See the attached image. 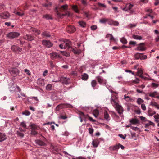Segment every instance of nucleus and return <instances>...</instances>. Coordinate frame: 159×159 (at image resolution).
<instances>
[{
  "mask_svg": "<svg viewBox=\"0 0 159 159\" xmlns=\"http://www.w3.org/2000/svg\"><path fill=\"white\" fill-rule=\"evenodd\" d=\"M111 102L112 106L114 107L118 113L122 117V115L123 112V109L122 106L119 104L115 100L112 99V97L111 98Z\"/></svg>",
  "mask_w": 159,
  "mask_h": 159,
  "instance_id": "f257e3e1",
  "label": "nucleus"
},
{
  "mask_svg": "<svg viewBox=\"0 0 159 159\" xmlns=\"http://www.w3.org/2000/svg\"><path fill=\"white\" fill-rule=\"evenodd\" d=\"M134 5L131 3H128L126 4L125 7L122 9V10L125 11H130L131 13L132 14L134 12V11L132 9Z\"/></svg>",
  "mask_w": 159,
  "mask_h": 159,
  "instance_id": "f03ea898",
  "label": "nucleus"
},
{
  "mask_svg": "<svg viewBox=\"0 0 159 159\" xmlns=\"http://www.w3.org/2000/svg\"><path fill=\"white\" fill-rule=\"evenodd\" d=\"M10 74L14 77L18 75L20 73L19 70L16 68H11L9 70Z\"/></svg>",
  "mask_w": 159,
  "mask_h": 159,
  "instance_id": "7ed1b4c3",
  "label": "nucleus"
},
{
  "mask_svg": "<svg viewBox=\"0 0 159 159\" xmlns=\"http://www.w3.org/2000/svg\"><path fill=\"white\" fill-rule=\"evenodd\" d=\"M20 34L17 32H12L9 33L7 35V36L10 39H13L18 37L20 35Z\"/></svg>",
  "mask_w": 159,
  "mask_h": 159,
  "instance_id": "20e7f679",
  "label": "nucleus"
},
{
  "mask_svg": "<svg viewBox=\"0 0 159 159\" xmlns=\"http://www.w3.org/2000/svg\"><path fill=\"white\" fill-rule=\"evenodd\" d=\"M96 78L99 84L106 85L107 81L106 80L104 79L102 77L100 76H98L96 77Z\"/></svg>",
  "mask_w": 159,
  "mask_h": 159,
  "instance_id": "39448f33",
  "label": "nucleus"
},
{
  "mask_svg": "<svg viewBox=\"0 0 159 159\" xmlns=\"http://www.w3.org/2000/svg\"><path fill=\"white\" fill-rule=\"evenodd\" d=\"M51 59L52 60L57 58L61 59L62 58L61 56L58 53L56 52H52L49 54Z\"/></svg>",
  "mask_w": 159,
  "mask_h": 159,
  "instance_id": "423d86ee",
  "label": "nucleus"
},
{
  "mask_svg": "<svg viewBox=\"0 0 159 159\" xmlns=\"http://www.w3.org/2000/svg\"><path fill=\"white\" fill-rule=\"evenodd\" d=\"M70 79L66 77L61 76L60 77V82L63 84L67 85L70 83Z\"/></svg>",
  "mask_w": 159,
  "mask_h": 159,
  "instance_id": "0eeeda50",
  "label": "nucleus"
},
{
  "mask_svg": "<svg viewBox=\"0 0 159 159\" xmlns=\"http://www.w3.org/2000/svg\"><path fill=\"white\" fill-rule=\"evenodd\" d=\"M11 49L14 52L19 53L22 51V48L16 45H13L11 47Z\"/></svg>",
  "mask_w": 159,
  "mask_h": 159,
  "instance_id": "6e6552de",
  "label": "nucleus"
},
{
  "mask_svg": "<svg viewBox=\"0 0 159 159\" xmlns=\"http://www.w3.org/2000/svg\"><path fill=\"white\" fill-rule=\"evenodd\" d=\"M42 42L43 45L48 48H50L53 45V44L48 40H43Z\"/></svg>",
  "mask_w": 159,
  "mask_h": 159,
  "instance_id": "1a4fd4ad",
  "label": "nucleus"
},
{
  "mask_svg": "<svg viewBox=\"0 0 159 159\" xmlns=\"http://www.w3.org/2000/svg\"><path fill=\"white\" fill-rule=\"evenodd\" d=\"M65 46L64 47V49H66V48H70L71 45V42L68 40L65 39L64 41Z\"/></svg>",
  "mask_w": 159,
  "mask_h": 159,
  "instance_id": "9d476101",
  "label": "nucleus"
},
{
  "mask_svg": "<svg viewBox=\"0 0 159 159\" xmlns=\"http://www.w3.org/2000/svg\"><path fill=\"white\" fill-rule=\"evenodd\" d=\"M87 116L88 115H85L83 112H80L79 118L80 119V121L82 122L83 121V119L85 121Z\"/></svg>",
  "mask_w": 159,
  "mask_h": 159,
  "instance_id": "9b49d317",
  "label": "nucleus"
},
{
  "mask_svg": "<svg viewBox=\"0 0 159 159\" xmlns=\"http://www.w3.org/2000/svg\"><path fill=\"white\" fill-rule=\"evenodd\" d=\"M149 96L152 98L159 99V93L156 91H154L150 93L149 94Z\"/></svg>",
  "mask_w": 159,
  "mask_h": 159,
  "instance_id": "f8f14e48",
  "label": "nucleus"
},
{
  "mask_svg": "<svg viewBox=\"0 0 159 159\" xmlns=\"http://www.w3.org/2000/svg\"><path fill=\"white\" fill-rule=\"evenodd\" d=\"M9 13L7 12H4L0 14V17L4 19H7L9 18Z\"/></svg>",
  "mask_w": 159,
  "mask_h": 159,
  "instance_id": "ddd939ff",
  "label": "nucleus"
},
{
  "mask_svg": "<svg viewBox=\"0 0 159 159\" xmlns=\"http://www.w3.org/2000/svg\"><path fill=\"white\" fill-rule=\"evenodd\" d=\"M37 84L41 86H43L45 84L44 82V79L41 78H39L37 80Z\"/></svg>",
  "mask_w": 159,
  "mask_h": 159,
  "instance_id": "4468645a",
  "label": "nucleus"
},
{
  "mask_svg": "<svg viewBox=\"0 0 159 159\" xmlns=\"http://www.w3.org/2000/svg\"><path fill=\"white\" fill-rule=\"evenodd\" d=\"M31 134L33 135H35L37 134V132L35 131V129L36 128L35 126L32 124L31 125Z\"/></svg>",
  "mask_w": 159,
  "mask_h": 159,
  "instance_id": "2eb2a0df",
  "label": "nucleus"
},
{
  "mask_svg": "<svg viewBox=\"0 0 159 159\" xmlns=\"http://www.w3.org/2000/svg\"><path fill=\"white\" fill-rule=\"evenodd\" d=\"M91 84L94 89H97L98 88V86L96 87L97 83L95 80H92L91 82Z\"/></svg>",
  "mask_w": 159,
  "mask_h": 159,
  "instance_id": "dca6fc26",
  "label": "nucleus"
},
{
  "mask_svg": "<svg viewBox=\"0 0 159 159\" xmlns=\"http://www.w3.org/2000/svg\"><path fill=\"white\" fill-rule=\"evenodd\" d=\"M119 148V146L118 144L113 146H111L109 147V149L110 151L117 150Z\"/></svg>",
  "mask_w": 159,
  "mask_h": 159,
  "instance_id": "f3484780",
  "label": "nucleus"
},
{
  "mask_svg": "<svg viewBox=\"0 0 159 159\" xmlns=\"http://www.w3.org/2000/svg\"><path fill=\"white\" fill-rule=\"evenodd\" d=\"M67 31L69 33H71L74 32L75 30V28L72 26H69L67 29Z\"/></svg>",
  "mask_w": 159,
  "mask_h": 159,
  "instance_id": "a211bd4d",
  "label": "nucleus"
},
{
  "mask_svg": "<svg viewBox=\"0 0 159 159\" xmlns=\"http://www.w3.org/2000/svg\"><path fill=\"white\" fill-rule=\"evenodd\" d=\"M130 123L133 125H136L139 123V120L136 118H132L129 120Z\"/></svg>",
  "mask_w": 159,
  "mask_h": 159,
  "instance_id": "6ab92c4d",
  "label": "nucleus"
},
{
  "mask_svg": "<svg viewBox=\"0 0 159 159\" xmlns=\"http://www.w3.org/2000/svg\"><path fill=\"white\" fill-rule=\"evenodd\" d=\"M6 139L7 137L4 134L0 133V142L5 140Z\"/></svg>",
  "mask_w": 159,
  "mask_h": 159,
  "instance_id": "aec40b11",
  "label": "nucleus"
},
{
  "mask_svg": "<svg viewBox=\"0 0 159 159\" xmlns=\"http://www.w3.org/2000/svg\"><path fill=\"white\" fill-rule=\"evenodd\" d=\"M145 48L141 44L139 45L135 49L139 51H143L145 50Z\"/></svg>",
  "mask_w": 159,
  "mask_h": 159,
  "instance_id": "412c9836",
  "label": "nucleus"
},
{
  "mask_svg": "<svg viewBox=\"0 0 159 159\" xmlns=\"http://www.w3.org/2000/svg\"><path fill=\"white\" fill-rule=\"evenodd\" d=\"M148 115L149 116H152L154 114H156V112L153 111L151 109H149L148 110Z\"/></svg>",
  "mask_w": 159,
  "mask_h": 159,
  "instance_id": "4be33fe9",
  "label": "nucleus"
},
{
  "mask_svg": "<svg viewBox=\"0 0 159 159\" xmlns=\"http://www.w3.org/2000/svg\"><path fill=\"white\" fill-rule=\"evenodd\" d=\"M24 38L25 39L31 41L33 39V38L31 35L27 34L26 35L24 36Z\"/></svg>",
  "mask_w": 159,
  "mask_h": 159,
  "instance_id": "5701e85b",
  "label": "nucleus"
},
{
  "mask_svg": "<svg viewBox=\"0 0 159 159\" xmlns=\"http://www.w3.org/2000/svg\"><path fill=\"white\" fill-rule=\"evenodd\" d=\"M35 141L36 143L40 146H44L45 145V143L41 140H37Z\"/></svg>",
  "mask_w": 159,
  "mask_h": 159,
  "instance_id": "b1692460",
  "label": "nucleus"
},
{
  "mask_svg": "<svg viewBox=\"0 0 159 159\" xmlns=\"http://www.w3.org/2000/svg\"><path fill=\"white\" fill-rule=\"evenodd\" d=\"M147 121L149 122V123H146L145 124V128H147L149 125L154 126V123L148 120Z\"/></svg>",
  "mask_w": 159,
  "mask_h": 159,
  "instance_id": "393cba45",
  "label": "nucleus"
},
{
  "mask_svg": "<svg viewBox=\"0 0 159 159\" xmlns=\"http://www.w3.org/2000/svg\"><path fill=\"white\" fill-rule=\"evenodd\" d=\"M104 116L105 119L106 120H110V117L109 116L108 113L107 111H105L104 112Z\"/></svg>",
  "mask_w": 159,
  "mask_h": 159,
  "instance_id": "a878e982",
  "label": "nucleus"
},
{
  "mask_svg": "<svg viewBox=\"0 0 159 159\" xmlns=\"http://www.w3.org/2000/svg\"><path fill=\"white\" fill-rule=\"evenodd\" d=\"M109 20V19L103 18L100 20L99 22L101 23H105L106 22H108Z\"/></svg>",
  "mask_w": 159,
  "mask_h": 159,
  "instance_id": "bb28decb",
  "label": "nucleus"
},
{
  "mask_svg": "<svg viewBox=\"0 0 159 159\" xmlns=\"http://www.w3.org/2000/svg\"><path fill=\"white\" fill-rule=\"evenodd\" d=\"M88 78V75L86 73H84L82 75V79L84 80H86Z\"/></svg>",
  "mask_w": 159,
  "mask_h": 159,
  "instance_id": "cd10ccee",
  "label": "nucleus"
},
{
  "mask_svg": "<svg viewBox=\"0 0 159 159\" xmlns=\"http://www.w3.org/2000/svg\"><path fill=\"white\" fill-rule=\"evenodd\" d=\"M52 86L51 84H48L46 87V89L48 91H51L52 90Z\"/></svg>",
  "mask_w": 159,
  "mask_h": 159,
  "instance_id": "c85d7f7f",
  "label": "nucleus"
},
{
  "mask_svg": "<svg viewBox=\"0 0 159 159\" xmlns=\"http://www.w3.org/2000/svg\"><path fill=\"white\" fill-rule=\"evenodd\" d=\"M133 38L136 40H140L142 39V37L136 35H133Z\"/></svg>",
  "mask_w": 159,
  "mask_h": 159,
  "instance_id": "c756f323",
  "label": "nucleus"
},
{
  "mask_svg": "<svg viewBox=\"0 0 159 159\" xmlns=\"http://www.w3.org/2000/svg\"><path fill=\"white\" fill-rule=\"evenodd\" d=\"M124 98L126 101L127 102L134 100L132 98H130L128 96H126V95H125Z\"/></svg>",
  "mask_w": 159,
  "mask_h": 159,
  "instance_id": "7c9ffc66",
  "label": "nucleus"
},
{
  "mask_svg": "<svg viewBox=\"0 0 159 159\" xmlns=\"http://www.w3.org/2000/svg\"><path fill=\"white\" fill-rule=\"evenodd\" d=\"M78 23L79 24V25L82 28H84L86 26V23L83 21H79Z\"/></svg>",
  "mask_w": 159,
  "mask_h": 159,
  "instance_id": "2f4dec72",
  "label": "nucleus"
},
{
  "mask_svg": "<svg viewBox=\"0 0 159 159\" xmlns=\"http://www.w3.org/2000/svg\"><path fill=\"white\" fill-rule=\"evenodd\" d=\"M72 9L76 13H78L79 12V10L78 9L76 5H74L72 6Z\"/></svg>",
  "mask_w": 159,
  "mask_h": 159,
  "instance_id": "473e14b6",
  "label": "nucleus"
},
{
  "mask_svg": "<svg viewBox=\"0 0 159 159\" xmlns=\"http://www.w3.org/2000/svg\"><path fill=\"white\" fill-rule=\"evenodd\" d=\"M10 91L11 93H13L16 90V88L14 85H12L9 87Z\"/></svg>",
  "mask_w": 159,
  "mask_h": 159,
  "instance_id": "72a5a7b5",
  "label": "nucleus"
},
{
  "mask_svg": "<svg viewBox=\"0 0 159 159\" xmlns=\"http://www.w3.org/2000/svg\"><path fill=\"white\" fill-rule=\"evenodd\" d=\"M92 145L94 147H97L98 145V143L97 141L93 140L92 143Z\"/></svg>",
  "mask_w": 159,
  "mask_h": 159,
  "instance_id": "f704fd0d",
  "label": "nucleus"
},
{
  "mask_svg": "<svg viewBox=\"0 0 159 159\" xmlns=\"http://www.w3.org/2000/svg\"><path fill=\"white\" fill-rule=\"evenodd\" d=\"M52 5V3L51 2H47L46 3L43 4V7H50Z\"/></svg>",
  "mask_w": 159,
  "mask_h": 159,
  "instance_id": "c9c22d12",
  "label": "nucleus"
},
{
  "mask_svg": "<svg viewBox=\"0 0 159 159\" xmlns=\"http://www.w3.org/2000/svg\"><path fill=\"white\" fill-rule=\"evenodd\" d=\"M99 113V112L98 110H95L93 111V114L95 117H97Z\"/></svg>",
  "mask_w": 159,
  "mask_h": 159,
  "instance_id": "e433bc0d",
  "label": "nucleus"
},
{
  "mask_svg": "<svg viewBox=\"0 0 159 159\" xmlns=\"http://www.w3.org/2000/svg\"><path fill=\"white\" fill-rule=\"evenodd\" d=\"M137 102L139 105L144 102V101L143 100L140 98H138L137 100Z\"/></svg>",
  "mask_w": 159,
  "mask_h": 159,
  "instance_id": "4c0bfd02",
  "label": "nucleus"
},
{
  "mask_svg": "<svg viewBox=\"0 0 159 159\" xmlns=\"http://www.w3.org/2000/svg\"><path fill=\"white\" fill-rule=\"evenodd\" d=\"M43 17L46 19H52L51 16L49 14H46L43 15Z\"/></svg>",
  "mask_w": 159,
  "mask_h": 159,
  "instance_id": "58836bf2",
  "label": "nucleus"
},
{
  "mask_svg": "<svg viewBox=\"0 0 159 159\" xmlns=\"http://www.w3.org/2000/svg\"><path fill=\"white\" fill-rule=\"evenodd\" d=\"M63 107L66 108H72L73 106L71 104L68 103H65L63 104Z\"/></svg>",
  "mask_w": 159,
  "mask_h": 159,
  "instance_id": "ea45409f",
  "label": "nucleus"
},
{
  "mask_svg": "<svg viewBox=\"0 0 159 159\" xmlns=\"http://www.w3.org/2000/svg\"><path fill=\"white\" fill-rule=\"evenodd\" d=\"M120 41L124 44H126L127 43V40L124 38H121L120 39Z\"/></svg>",
  "mask_w": 159,
  "mask_h": 159,
  "instance_id": "a19ab883",
  "label": "nucleus"
},
{
  "mask_svg": "<svg viewBox=\"0 0 159 159\" xmlns=\"http://www.w3.org/2000/svg\"><path fill=\"white\" fill-rule=\"evenodd\" d=\"M141 53H137L134 55V57L136 59H140Z\"/></svg>",
  "mask_w": 159,
  "mask_h": 159,
  "instance_id": "79ce46f5",
  "label": "nucleus"
},
{
  "mask_svg": "<svg viewBox=\"0 0 159 159\" xmlns=\"http://www.w3.org/2000/svg\"><path fill=\"white\" fill-rule=\"evenodd\" d=\"M42 35L43 36H44L46 37H50V35L46 31L43 32L42 33Z\"/></svg>",
  "mask_w": 159,
  "mask_h": 159,
  "instance_id": "37998d69",
  "label": "nucleus"
},
{
  "mask_svg": "<svg viewBox=\"0 0 159 159\" xmlns=\"http://www.w3.org/2000/svg\"><path fill=\"white\" fill-rule=\"evenodd\" d=\"M147 58L146 55H144L143 53H141L140 59L141 60L146 59Z\"/></svg>",
  "mask_w": 159,
  "mask_h": 159,
  "instance_id": "c03bdc74",
  "label": "nucleus"
},
{
  "mask_svg": "<svg viewBox=\"0 0 159 159\" xmlns=\"http://www.w3.org/2000/svg\"><path fill=\"white\" fill-rule=\"evenodd\" d=\"M60 52L62 53V55L66 57H69L70 56V54L69 53L66 52L61 51Z\"/></svg>",
  "mask_w": 159,
  "mask_h": 159,
  "instance_id": "a18cd8bd",
  "label": "nucleus"
},
{
  "mask_svg": "<svg viewBox=\"0 0 159 159\" xmlns=\"http://www.w3.org/2000/svg\"><path fill=\"white\" fill-rule=\"evenodd\" d=\"M73 52L75 54H79L81 53V51L80 49H77L76 50L73 49Z\"/></svg>",
  "mask_w": 159,
  "mask_h": 159,
  "instance_id": "49530a36",
  "label": "nucleus"
},
{
  "mask_svg": "<svg viewBox=\"0 0 159 159\" xmlns=\"http://www.w3.org/2000/svg\"><path fill=\"white\" fill-rule=\"evenodd\" d=\"M111 23L112 25L114 26H118L119 24V22L117 21H114L112 20H111Z\"/></svg>",
  "mask_w": 159,
  "mask_h": 159,
  "instance_id": "de8ad7c7",
  "label": "nucleus"
},
{
  "mask_svg": "<svg viewBox=\"0 0 159 159\" xmlns=\"http://www.w3.org/2000/svg\"><path fill=\"white\" fill-rule=\"evenodd\" d=\"M22 114L26 116H28L30 114V113L29 111L26 110L22 113Z\"/></svg>",
  "mask_w": 159,
  "mask_h": 159,
  "instance_id": "09e8293b",
  "label": "nucleus"
},
{
  "mask_svg": "<svg viewBox=\"0 0 159 159\" xmlns=\"http://www.w3.org/2000/svg\"><path fill=\"white\" fill-rule=\"evenodd\" d=\"M15 14L17 15H18V16H21L24 15V13L23 12H17L15 13Z\"/></svg>",
  "mask_w": 159,
  "mask_h": 159,
  "instance_id": "8fccbe9b",
  "label": "nucleus"
},
{
  "mask_svg": "<svg viewBox=\"0 0 159 159\" xmlns=\"http://www.w3.org/2000/svg\"><path fill=\"white\" fill-rule=\"evenodd\" d=\"M16 87L17 88V89H18V91H19L20 92V93L21 95L24 97H25V94L24 93H20V91H21V89L19 87V86H16Z\"/></svg>",
  "mask_w": 159,
  "mask_h": 159,
  "instance_id": "3c124183",
  "label": "nucleus"
},
{
  "mask_svg": "<svg viewBox=\"0 0 159 159\" xmlns=\"http://www.w3.org/2000/svg\"><path fill=\"white\" fill-rule=\"evenodd\" d=\"M152 85L153 87L155 88H156L159 86V84L155 83H152Z\"/></svg>",
  "mask_w": 159,
  "mask_h": 159,
  "instance_id": "603ef678",
  "label": "nucleus"
},
{
  "mask_svg": "<svg viewBox=\"0 0 159 159\" xmlns=\"http://www.w3.org/2000/svg\"><path fill=\"white\" fill-rule=\"evenodd\" d=\"M141 108L143 111H145L146 109V107L144 104H141Z\"/></svg>",
  "mask_w": 159,
  "mask_h": 159,
  "instance_id": "864d4df0",
  "label": "nucleus"
},
{
  "mask_svg": "<svg viewBox=\"0 0 159 159\" xmlns=\"http://www.w3.org/2000/svg\"><path fill=\"white\" fill-rule=\"evenodd\" d=\"M112 116L115 118L117 119L118 118V116L114 112H112Z\"/></svg>",
  "mask_w": 159,
  "mask_h": 159,
  "instance_id": "5fc2aeb1",
  "label": "nucleus"
},
{
  "mask_svg": "<svg viewBox=\"0 0 159 159\" xmlns=\"http://www.w3.org/2000/svg\"><path fill=\"white\" fill-rule=\"evenodd\" d=\"M17 134L18 136L20 137L21 138L23 137L24 136V134L23 133L17 131Z\"/></svg>",
  "mask_w": 159,
  "mask_h": 159,
  "instance_id": "6e6d98bb",
  "label": "nucleus"
},
{
  "mask_svg": "<svg viewBox=\"0 0 159 159\" xmlns=\"http://www.w3.org/2000/svg\"><path fill=\"white\" fill-rule=\"evenodd\" d=\"M131 128L132 130L134 131H138L139 129V128L136 127L131 126Z\"/></svg>",
  "mask_w": 159,
  "mask_h": 159,
  "instance_id": "4d7b16f0",
  "label": "nucleus"
},
{
  "mask_svg": "<svg viewBox=\"0 0 159 159\" xmlns=\"http://www.w3.org/2000/svg\"><path fill=\"white\" fill-rule=\"evenodd\" d=\"M84 109L85 110L88 112L92 110V108L90 107H85Z\"/></svg>",
  "mask_w": 159,
  "mask_h": 159,
  "instance_id": "13d9d810",
  "label": "nucleus"
},
{
  "mask_svg": "<svg viewBox=\"0 0 159 159\" xmlns=\"http://www.w3.org/2000/svg\"><path fill=\"white\" fill-rule=\"evenodd\" d=\"M98 5L101 7H103L104 8L106 7V6L104 4L101 3L100 2H98Z\"/></svg>",
  "mask_w": 159,
  "mask_h": 159,
  "instance_id": "bf43d9fd",
  "label": "nucleus"
},
{
  "mask_svg": "<svg viewBox=\"0 0 159 159\" xmlns=\"http://www.w3.org/2000/svg\"><path fill=\"white\" fill-rule=\"evenodd\" d=\"M24 71L29 75H31V73L30 72L29 70H28L27 69H25L24 70Z\"/></svg>",
  "mask_w": 159,
  "mask_h": 159,
  "instance_id": "052dcab7",
  "label": "nucleus"
},
{
  "mask_svg": "<svg viewBox=\"0 0 159 159\" xmlns=\"http://www.w3.org/2000/svg\"><path fill=\"white\" fill-rule=\"evenodd\" d=\"M20 125L23 128H25L26 127V125L24 122H22L20 124Z\"/></svg>",
  "mask_w": 159,
  "mask_h": 159,
  "instance_id": "680f3d73",
  "label": "nucleus"
},
{
  "mask_svg": "<svg viewBox=\"0 0 159 159\" xmlns=\"http://www.w3.org/2000/svg\"><path fill=\"white\" fill-rule=\"evenodd\" d=\"M5 8V7L3 5H0V11H2L4 10Z\"/></svg>",
  "mask_w": 159,
  "mask_h": 159,
  "instance_id": "e2e57ef3",
  "label": "nucleus"
},
{
  "mask_svg": "<svg viewBox=\"0 0 159 159\" xmlns=\"http://www.w3.org/2000/svg\"><path fill=\"white\" fill-rule=\"evenodd\" d=\"M89 133L90 134H92L93 133V128H89Z\"/></svg>",
  "mask_w": 159,
  "mask_h": 159,
  "instance_id": "0e129e2a",
  "label": "nucleus"
},
{
  "mask_svg": "<svg viewBox=\"0 0 159 159\" xmlns=\"http://www.w3.org/2000/svg\"><path fill=\"white\" fill-rule=\"evenodd\" d=\"M139 80L138 78H136L135 80H133V82L135 83H138L139 82Z\"/></svg>",
  "mask_w": 159,
  "mask_h": 159,
  "instance_id": "69168bd1",
  "label": "nucleus"
},
{
  "mask_svg": "<svg viewBox=\"0 0 159 159\" xmlns=\"http://www.w3.org/2000/svg\"><path fill=\"white\" fill-rule=\"evenodd\" d=\"M91 30H95L97 28V26L96 25H93L91 27Z\"/></svg>",
  "mask_w": 159,
  "mask_h": 159,
  "instance_id": "338daca9",
  "label": "nucleus"
},
{
  "mask_svg": "<svg viewBox=\"0 0 159 159\" xmlns=\"http://www.w3.org/2000/svg\"><path fill=\"white\" fill-rule=\"evenodd\" d=\"M155 119H159V115L158 114H157L154 116Z\"/></svg>",
  "mask_w": 159,
  "mask_h": 159,
  "instance_id": "774afa93",
  "label": "nucleus"
}]
</instances>
